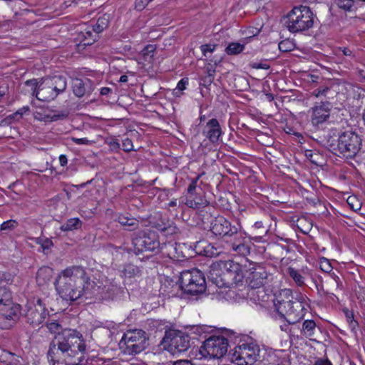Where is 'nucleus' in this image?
Returning a JSON list of instances; mask_svg holds the SVG:
<instances>
[{
  "label": "nucleus",
  "mask_w": 365,
  "mask_h": 365,
  "mask_svg": "<svg viewBox=\"0 0 365 365\" xmlns=\"http://www.w3.org/2000/svg\"><path fill=\"white\" fill-rule=\"evenodd\" d=\"M236 227L222 216L215 217L210 222V231L215 235L221 236L225 239L232 233H236Z\"/></svg>",
  "instance_id": "2eb2a0df"
},
{
  "label": "nucleus",
  "mask_w": 365,
  "mask_h": 365,
  "mask_svg": "<svg viewBox=\"0 0 365 365\" xmlns=\"http://www.w3.org/2000/svg\"><path fill=\"white\" fill-rule=\"evenodd\" d=\"M326 297H329L331 300L338 299L334 292L341 289L342 286L339 278L334 273L330 274L329 278L326 280Z\"/></svg>",
  "instance_id": "aec40b11"
},
{
  "label": "nucleus",
  "mask_w": 365,
  "mask_h": 365,
  "mask_svg": "<svg viewBox=\"0 0 365 365\" xmlns=\"http://www.w3.org/2000/svg\"><path fill=\"white\" fill-rule=\"evenodd\" d=\"M222 133L220 125L216 118L209 120L202 131V134L212 143L218 142Z\"/></svg>",
  "instance_id": "a211bd4d"
},
{
  "label": "nucleus",
  "mask_w": 365,
  "mask_h": 365,
  "mask_svg": "<svg viewBox=\"0 0 365 365\" xmlns=\"http://www.w3.org/2000/svg\"><path fill=\"white\" fill-rule=\"evenodd\" d=\"M313 365H332V364L327 359H319L314 362Z\"/></svg>",
  "instance_id": "052dcab7"
},
{
  "label": "nucleus",
  "mask_w": 365,
  "mask_h": 365,
  "mask_svg": "<svg viewBox=\"0 0 365 365\" xmlns=\"http://www.w3.org/2000/svg\"><path fill=\"white\" fill-rule=\"evenodd\" d=\"M71 140L78 145H91V144H92V143H93V141L89 140L86 138H72Z\"/></svg>",
  "instance_id": "3c124183"
},
{
  "label": "nucleus",
  "mask_w": 365,
  "mask_h": 365,
  "mask_svg": "<svg viewBox=\"0 0 365 365\" xmlns=\"http://www.w3.org/2000/svg\"><path fill=\"white\" fill-rule=\"evenodd\" d=\"M37 244L41 245V247L43 250L44 253H46L48 250L53 246V242L51 240L48 238H41L38 237L36 239Z\"/></svg>",
  "instance_id": "4c0bfd02"
},
{
  "label": "nucleus",
  "mask_w": 365,
  "mask_h": 365,
  "mask_svg": "<svg viewBox=\"0 0 365 365\" xmlns=\"http://www.w3.org/2000/svg\"><path fill=\"white\" fill-rule=\"evenodd\" d=\"M319 267L320 269L327 273H329L332 270V267L329 262V261L324 257H322L319 260Z\"/></svg>",
  "instance_id": "58836bf2"
},
{
  "label": "nucleus",
  "mask_w": 365,
  "mask_h": 365,
  "mask_svg": "<svg viewBox=\"0 0 365 365\" xmlns=\"http://www.w3.org/2000/svg\"><path fill=\"white\" fill-rule=\"evenodd\" d=\"M81 226L82 221L78 217H73L67 220L66 222L61 226L60 229L64 232L73 231L80 229Z\"/></svg>",
  "instance_id": "393cba45"
},
{
  "label": "nucleus",
  "mask_w": 365,
  "mask_h": 365,
  "mask_svg": "<svg viewBox=\"0 0 365 365\" xmlns=\"http://www.w3.org/2000/svg\"><path fill=\"white\" fill-rule=\"evenodd\" d=\"M216 47L217 45L215 44H204L200 46V49L203 53V56L208 57L207 53H212L215 50Z\"/></svg>",
  "instance_id": "a19ab883"
},
{
  "label": "nucleus",
  "mask_w": 365,
  "mask_h": 365,
  "mask_svg": "<svg viewBox=\"0 0 365 365\" xmlns=\"http://www.w3.org/2000/svg\"><path fill=\"white\" fill-rule=\"evenodd\" d=\"M180 287L184 293L197 295L206 289V282L203 273L197 269L184 270L179 277Z\"/></svg>",
  "instance_id": "20e7f679"
},
{
  "label": "nucleus",
  "mask_w": 365,
  "mask_h": 365,
  "mask_svg": "<svg viewBox=\"0 0 365 365\" xmlns=\"http://www.w3.org/2000/svg\"><path fill=\"white\" fill-rule=\"evenodd\" d=\"M50 83L53 85V88L56 93V96L65 91L67 87L66 78L62 76H54L53 77H47Z\"/></svg>",
  "instance_id": "412c9836"
},
{
  "label": "nucleus",
  "mask_w": 365,
  "mask_h": 365,
  "mask_svg": "<svg viewBox=\"0 0 365 365\" xmlns=\"http://www.w3.org/2000/svg\"><path fill=\"white\" fill-rule=\"evenodd\" d=\"M132 245L136 255L145 251L155 252L160 248V242L155 232L143 233L136 236L133 239Z\"/></svg>",
  "instance_id": "f8f14e48"
},
{
  "label": "nucleus",
  "mask_w": 365,
  "mask_h": 365,
  "mask_svg": "<svg viewBox=\"0 0 365 365\" xmlns=\"http://www.w3.org/2000/svg\"><path fill=\"white\" fill-rule=\"evenodd\" d=\"M225 240L230 250L235 245L238 246V245H242L246 242L244 234L240 231L238 227H236V233H232L230 236L225 238Z\"/></svg>",
  "instance_id": "b1692460"
},
{
  "label": "nucleus",
  "mask_w": 365,
  "mask_h": 365,
  "mask_svg": "<svg viewBox=\"0 0 365 365\" xmlns=\"http://www.w3.org/2000/svg\"><path fill=\"white\" fill-rule=\"evenodd\" d=\"M73 91L76 96L81 98L86 93V88L83 81L80 78H76L73 81Z\"/></svg>",
  "instance_id": "2f4dec72"
},
{
  "label": "nucleus",
  "mask_w": 365,
  "mask_h": 365,
  "mask_svg": "<svg viewBox=\"0 0 365 365\" xmlns=\"http://www.w3.org/2000/svg\"><path fill=\"white\" fill-rule=\"evenodd\" d=\"M215 70L213 68H207V74L206 76H211L212 77H214Z\"/></svg>",
  "instance_id": "338daca9"
},
{
  "label": "nucleus",
  "mask_w": 365,
  "mask_h": 365,
  "mask_svg": "<svg viewBox=\"0 0 365 365\" xmlns=\"http://www.w3.org/2000/svg\"><path fill=\"white\" fill-rule=\"evenodd\" d=\"M52 86L53 85L50 83L47 78H42L36 93V98L41 101H50L55 99L57 96Z\"/></svg>",
  "instance_id": "f3484780"
},
{
  "label": "nucleus",
  "mask_w": 365,
  "mask_h": 365,
  "mask_svg": "<svg viewBox=\"0 0 365 365\" xmlns=\"http://www.w3.org/2000/svg\"><path fill=\"white\" fill-rule=\"evenodd\" d=\"M11 293L4 286H0V306L1 307H11Z\"/></svg>",
  "instance_id": "bb28decb"
},
{
  "label": "nucleus",
  "mask_w": 365,
  "mask_h": 365,
  "mask_svg": "<svg viewBox=\"0 0 365 365\" xmlns=\"http://www.w3.org/2000/svg\"><path fill=\"white\" fill-rule=\"evenodd\" d=\"M278 47L282 52H289L293 50L294 45L290 40L284 39L279 43Z\"/></svg>",
  "instance_id": "e433bc0d"
},
{
  "label": "nucleus",
  "mask_w": 365,
  "mask_h": 365,
  "mask_svg": "<svg viewBox=\"0 0 365 365\" xmlns=\"http://www.w3.org/2000/svg\"><path fill=\"white\" fill-rule=\"evenodd\" d=\"M289 323L288 324H284L283 325H280V329L282 331H284L285 332H288L289 330Z\"/></svg>",
  "instance_id": "0e129e2a"
},
{
  "label": "nucleus",
  "mask_w": 365,
  "mask_h": 365,
  "mask_svg": "<svg viewBox=\"0 0 365 365\" xmlns=\"http://www.w3.org/2000/svg\"><path fill=\"white\" fill-rule=\"evenodd\" d=\"M202 81H203V85L207 86H210L214 81V77H212L210 76H205L202 78Z\"/></svg>",
  "instance_id": "bf43d9fd"
},
{
  "label": "nucleus",
  "mask_w": 365,
  "mask_h": 365,
  "mask_svg": "<svg viewBox=\"0 0 365 365\" xmlns=\"http://www.w3.org/2000/svg\"><path fill=\"white\" fill-rule=\"evenodd\" d=\"M288 274L298 286L304 285V277L298 270L292 267H289Z\"/></svg>",
  "instance_id": "f704fd0d"
},
{
  "label": "nucleus",
  "mask_w": 365,
  "mask_h": 365,
  "mask_svg": "<svg viewBox=\"0 0 365 365\" xmlns=\"http://www.w3.org/2000/svg\"><path fill=\"white\" fill-rule=\"evenodd\" d=\"M128 76L126 75H123L120 76L119 81L120 83H126L128 81Z\"/></svg>",
  "instance_id": "69168bd1"
},
{
  "label": "nucleus",
  "mask_w": 365,
  "mask_h": 365,
  "mask_svg": "<svg viewBox=\"0 0 365 365\" xmlns=\"http://www.w3.org/2000/svg\"><path fill=\"white\" fill-rule=\"evenodd\" d=\"M156 227L158 230L165 233V235H172L178 232V228L173 222L158 224Z\"/></svg>",
  "instance_id": "473e14b6"
},
{
  "label": "nucleus",
  "mask_w": 365,
  "mask_h": 365,
  "mask_svg": "<svg viewBox=\"0 0 365 365\" xmlns=\"http://www.w3.org/2000/svg\"><path fill=\"white\" fill-rule=\"evenodd\" d=\"M185 201L183 200H178L177 199H173L172 200L170 201V202L168 203V206L169 207H181V208L182 209L183 208V205H185Z\"/></svg>",
  "instance_id": "6e6d98bb"
},
{
  "label": "nucleus",
  "mask_w": 365,
  "mask_h": 365,
  "mask_svg": "<svg viewBox=\"0 0 365 365\" xmlns=\"http://www.w3.org/2000/svg\"><path fill=\"white\" fill-rule=\"evenodd\" d=\"M173 365H194L190 360H177L172 362Z\"/></svg>",
  "instance_id": "13d9d810"
},
{
  "label": "nucleus",
  "mask_w": 365,
  "mask_h": 365,
  "mask_svg": "<svg viewBox=\"0 0 365 365\" xmlns=\"http://www.w3.org/2000/svg\"><path fill=\"white\" fill-rule=\"evenodd\" d=\"M58 295L64 300L74 302L82 297L88 298L96 287L81 266H71L62 270L55 280Z\"/></svg>",
  "instance_id": "f03ea898"
},
{
  "label": "nucleus",
  "mask_w": 365,
  "mask_h": 365,
  "mask_svg": "<svg viewBox=\"0 0 365 365\" xmlns=\"http://www.w3.org/2000/svg\"><path fill=\"white\" fill-rule=\"evenodd\" d=\"M25 84L27 86L31 87V91H32V94L36 96V91H37V90H38L39 82H38L36 79L34 78V79L26 81L25 82Z\"/></svg>",
  "instance_id": "79ce46f5"
},
{
  "label": "nucleus",
  "mask_w": 365,
  "mask_h": 365,
  "mask_svg": "<svg viewBox=\"0 0 365 365\" xmlns=\"http://www.w3.org/2000/svg\"><path fill=\"white\" fill-rule=\"evenodd\" d=\"M274 306L280 317L289 324L298 322L304 316V307L302 302L277 299Z\"/></svg>",
  "instance_id": "39448f33"
},
{
  "label": "nucleus",
  "mask_w": 365,
  "mask_h": 365,
  "mask_svg": "<svg viewBox=\"0 0 365 365\" xmlns=\"http://www.w3.org/2000/svg\"><path fill=\"white\" fill-rule=\"evenodd\" d=\"M163 343L172 355H177L188 349L190 336L182 331L170 329L165 331Z\"/></svg>",
  "instance_id": "6e6552de"
},
{
  "label": "nucleus",
  "mask_w": 365,
  "mask_h": 365,
  "mask_svg": "<svg viewBox=\"0 0 365 365\" xmlns=\"http://www.w3.org/2000/svg\"><path fill=\"white\" fill-rule=\"evenodd\" d=\"M53 275V269L49 267H42L36 273V282L38 285H44L48 282Z\"/></svg>",
  "instance_id": "5701e85b"
},
{
  "label": "nucleus",
  "mask_w": 365,
  "mask_h": 365,
  "mask_svg": "<svg viewBox=\"0 0 365 365\" xmlns=\"http://www.w3.org/2000/svg\"><path fill=\"white\" fill-rule=\"evenodd\" d=\"M329 106V103H324L313 108L312 116V123L313 125H318L322 124L329 118L330 114Z\"/></svg>",
  "instance_id": "6ab92c4d"
},
{
  "label": "nucleus",
  "mask_w": 365,
  "mask_h": 365,
  "mask_svg": "<svg viewBox=\"0 0 365 365\" xmlns=\"http://www.w3.org/2000/svg\"><path fill=\"white\" fill-rule=\"evenodd\" d=\"M68 116V114L64 113V112H61L58 114H54L51 116L50 115H47V118H50L51 121H56V120H63V119H65Z\"/></svg>",
  "instance_id": "8fccbe9b"
},
{
  "label": "nucleus",
  "mask_w": 365,
  "mask_h": 365,
  "mask_svg": "<svg viewBox=\"0 0 365 365\" xmlns=\"http://www.w3.org/2000/svg\"><path fill=\"white\" fill-rule=\"evenodd\" d=\"M228 341L221 336H214L206 339L200 347V352L204 357H222L227 352Z\"/></svg>",
  "instance_id": "1a4fd4ad"
},
{
  "label": "nucleus",
  "mask_w": 365,
  "mask_h": 365,
  "mask_svg": "<svg viewBox=\"0 0 365 365\" xmlns=\"http://www.w3.org/2000/svg\"><path fill=\"white\" fill-rule=\"evenodd\" d=\"M339 53H341L342 55L349 57L350 59H355L356 55L354 51L347 47L339 48Z\"/></svg>",
  "instance_id": "37998d69"
},
{
  "label": "nucleus",
  "mask_w": 365,
  "mask_h": 365,
  "mask_svg": "<svg viewBox=\"0 0 365 365\" xmlns=\"http://www.w3.org/2000/svg\"><path fill=\"white\" fill-rule=\"evenodd\" d=\"M187 84H188V78H183L178 82L176 89H178L180 91H182L184 89H185L186 85H187Z\"/></svg>",
  "instance_id": "5fc2aeb1"
},
{
  "label": "nucleus",
  "mask_w": 365,
  "mask_h": 365,
  "mask_svg": "<svg viewBox=\"0 0 365 365\" xmlns=\"http://www.w3.org/2000/svg\"><path fill=\"white\" fill-rule=\"evenodd\" d=\"M203 174L202 173L192 178L187 188V195L184 203L190 208L198 210L208 205V201L206 200L205 192L201 187L202 182H199V180Z\"/></svg>",
  "instance_id": "0eeeda50"
},
{
  "label": "nucleus",
  "mask_w": 365,
  "mask_h": 365,
  "mask_svg": "<svg viewBox=\"0 0 365 365\" xmlns=\"http://www.w3.org/2000/svg\"><path fill=\"white\" fill-rule=\"evenodd\" d=\"M347 203L349 205L351 209L354 210H357L360 208V204L356 202V199L355 197H349L347 199Z\"/></svg>",
  "instance_id": "09e8293b"
},
{
  "label": "nucleus",
  "mask_w": 365,
  "mask_h": 365,
  "mask_svg": "<svg viewBox=\"0 0 365 365\" xmlns=\"http://www.w3.org/2000/svg\"><path fill=\"white\" fill-rule=\"evenodd\" d=\"M247 294L251 300H252L255 303L259 304L264 302H267L269 297L266 293L263 287L257 289H250Z\"/></svg>",
  "instance_id": "4be33fe9"
},
{
  "label": "nucleus",
  "mask_w": 365,
  "mask_h": 365,
  "mask_svg": "<svg viewBox=\"0 0 365 365\" xmlns=\"http://www.w3.org/2000/svg\"><path fill=\"white\" fill-rule=\"evenodd\" d=\"M268 277V273L264 267H257L252 269L247 277L248 286L250 289L263 287Z\"/></svg>",
  "instance_id": "dca6fc26"
},
{
  "label": "nucleus",
  "mask_w": 365,
  "mask_h": 365,
  "mask_svg": "<svg viewBox=\"0 0 365 365\" xmlns=\"http://www.w3.org/2000/svg\"><path fill=\"white\" fill-rule=\"evenodd\" d=\"M170 250L168 252V255L170 258H176L177 260H183L186 258V256L183 255L182 252L180 250L182 246L180 245H169Z\"/></svg>",
  "instance_id": "c756f323"
},
{
  "label": "nucleus",
  "mask_w": 365,
  "mask_h": 365,
  "mask_svg": "<svg viewBox=\"0 0 365 365\" xmlns=\"http://www.w3.org/2000/svg\"><path fill=\"white\" fill-rule=\"evenodd\" d=\"M29 106H24L23 108H21L19 110H18L15 113H14L13 115H10L9 117L12 118H14L15 117L19 116V118H21L22 117V115L25 113L29 111Z\"/></svg>",
  "instance_id": "864d4df0"
},
{
  "label": "nucleus",
  "mask_w": 365,
  "mask_h": 365,
  "mask_svg": "<svg viewBox=\"0 0 365 365\" xmlns=\"http://www.w3.org/2000/svg\"><path fill=\"white\" fill-rule=\"evenodd\" d=\"M47 315L48 312L45 304L43 303L41 299H37L35 302L34 301L28 304L25 317L28 323L36 327L44 322Z\"/></svg>",
  "instance_id": "ddd939ff"
},
{
  "label": "nucleus",
  "mask_w": 365,
  "mask_h": 365,
  "mask_svg": "<svg viewBox=\"0 0 365 365\" xmlns=\"http://www.w3.org/2000/svg\"><path fill=\"white\" fill-rule=\"evenodd\" d=\"M125 348L124 352L128 354H136L143 351L147 346L146 334L138 329L128 331L123 337Z\"/></svg>",
  "instance_id": "9b49d317"
},
{
  "label": "nucleus",
  "mask_w": 365,
  "mask_h": 365,
  "mask_svg": "<svg viewBox=\"0 0 365 365\" xmlns=\"http://www.w3.org/2000/svg\"><path fill=\"white\" fill-rule=\"evenodd\" d=\"M118 221L120 225L130 227V230H134L138 226V221L135 218L127 215L118 216Z\"/></svg>",
  "instance_id": "c85d7f7f"
},
{
  "label": "nucleus",
  "mask_w": 365,
  "mask_h": 365,
  "mask_svg": "<svg viewBox=\"0 0 365 365\" xmlns=\"http://www.w3.org/2000/svg\"><path fill=\"white\" fill-rule=\"evenodd\" d=\"M314 17L309 7L306 6L293 8L285 18V26L292 33H301L311 29Z\"/></svg>",
  "instance_id": "7ed1b4c3"
},
{
  "label": "nucleus",
  "mask_w": 365,
  "mask_h": 365,
  "mask_svg": "<svg viewBox=\"0 0 365 365\" xmlns=\"http://www.w3.org/2000/svg\"><path fill=\"white\" fill-rule=\"evenodd\" d=\"M213 282L216 284L218 287H228L230 284H231L230 282H225L224 279H218L215 278V279H212Z\"/></svg>",
  "instance_id": "603ef678"
},
{
  "label": "nucleus",
  "mask_w": 365,
  "mask_h": 365,
  "mask_svg": "<svg viewBox=\"0 0 365 365\" xmlns=\"http://www.w3.org/2000/svg\"><path fill=\"white\" fill-rule=\"evenodd\" d=\"M19 313L20 306L19 304L0 307V329H8L14 326L19 319Z\"/></svg>",
  "instance_id": "4468645a"
},
{
  "label": "nucleus",
  "mask_w": 365,
  "mask_h": 365,
  "mask_svg": "<svg viewBox=\"0 0 365 365\" xmlns=\"http://www.w3.org/2000/svg\"><path fill=\"white\" fill-rule=\"evenodd\" d=\"M327 91H329L328 87H325L324 88H317L312 92V94L316 97H319L321 96H324Z\"/></svg>",
  "instance_id": "4d7b16f0"
},
{
  "label": "nucleus",
  "mask_w": 365,
  "mask_h": 365,
  "mask_svg": "<svg viewBox=\"0 0 365 365\" xmlns=\"http://www.w3.org/2000/svg\"><path fill=\"white\" fill-rule=\"evenodd\" d=\"M316 288H317L318 294L320 296H326V293L324 292H326V289H324L322 284H316Z\"/></svg>",
  "instance_id": "680f3d73"
},
{
  "label": "nucleus",
  "mask_w": 365,
  "mask_h": 365,
  "mask_svg": "<svg viewBox=\"0 0 365 365\" xmlns=\"http://www.w3.org/2000/svg\"><path fill=\"white\" fill-rule=\"evenodd\" d=\"M111 91V89L108 87H103L101 89V94L102 96H106Z\"/></svg>",
  "instance_id": "e2e57ef3"
},
{
  "label": "nucleus",
  "mask_w": 365,
  "mask_h": 365,
  "mask_svg": "<svg viewBox=\"0 0 365 365\" xmlns=\"http://www.w3.org/2000/svg\"><path fill=\"white\" fill-rule=\"evenodd\" d=\"M17 225H18V222L16 221L10 220L4 222L1 225V230H13L15 227H16Z\"/></svg>",
  "instance_id": "ea45409f"
},
{
  "label": "nucleus",
  "mask_w": 365,
  "mask_h": 365,
  "mask_svg": "<svg viewBox=\"0 0 365 365\" xmlns=\"http://www.w3.org/2000/svg\"><path fill=\"white\" fill-rule=\"evenodd\" d=\"M230 251L232 252L234 255L245 257L250 254V247L245 242L242 245H238V246L235 245Z\"/></svg>",
  "instance_id": "72a5a7b5"
},
{
  "label": "nucleus",
  "mask_w": 365,
  "mask_h": 365,
  "mask_svg": "<svg viewBox=\"0 0 365 365\" xmlns=\"http://www.w3.org/2000/svg\"><path fill=\"white\" fill-rule=\"evenodd\" d=\"M305 155L307 158L312 157V150H306Z\"/></svg>",
  "instance_id": "774afa93"
},
{
  "label": "nucleus",
  "mask_w": 365,
  "mask_h": 365,
  "mask_svg": "<svg viewBox=\"0 0 365 365\" xmlns=\"http://www.w3.org/2000/svg\"><path fill=\"white\" fill-rule=\"evenodd\" d=\"M51 333H57L50 343L47 353L52 365H78L83 362L86 345L82 334L67 329L59 332L61 325L56 321L47 323Z\"/></svg>",
  "instance_id": "f257e3e1"
},
{
  "label": "nucleus",
  "mask_w": 365,
  "mask_h": 365,
  "mask_svg": "<svg viewBox=\"0 0 365 365\" xmlns=\"http://www.w3.org/2000/svg\"><path fill=\"white\" fill-rule=\"evenodd\" d=\"M249 66L255 69H269L270 68L269 65L266 63L262 62H251Z\"/></svg>",
  "instance_id": "de8ad7c7"
},
{
  "label": "nucleus",
  "mask_w": 365,
  "mask_h": 365,
  "mask_svg": "<svg viewBox=\"0 0 365 365\" xmlns=\"http://www.w3.org/2000/svg\"><path fill=\"white\" fill-rule=\"evenodd\" d=\"M122 149L124 151L128 152L133 149V142L129 138H125L122 141Z\"/></svg>",
  "instance_id": "a18cd8bd"
},
{
  "label": "nucleus",
  "mask_w": 365,
  "mask_h": 365,
  "mask_svg": "<svg viewBox=\"0 0 365 365\" xmlns=\"http://www.w3.org/2000/svg\"><path fill=\"white\" fill-rule=\"evenodd\" d=\"M317 325L314 320H305L301 329L302 334L307 338H311L315 334Z\"/></svg>",
  "instance_id": "a878e982"
},
{
  "label": "nucleus",
  "mask_w": 365,
  "mask_h": 365,
  "mask_svg": "<svg viewBox=\"0 0 365 365\" xmlns=\"http://www.w3.org/2000/svg\"><path fill=\"white\" fill-rule=\"evenodd\" d=\"M259 356V348L252 343H243L230 353V360L237 365H253Z\"/></svg>",
  "instance_id": "423d86ee"
},
{
  "label": "nucleus",
  "mask_w": 365,
  "mask_h": 365,
  "mask_svg": "<svg viewBox=\"0 0 365 365\" xmlns=\"http://www.w3.org/2000/svg\"><path fill=\"white\" fill-rule=\"evenodd\" d=\"M155 51V47L154 45L149 44L147 45L141 51L140 54L142 55L143 60L150 63L154 56V52Z\"/></svg>",
  "instance_id": "c9c22d12"
},
{
  "label": "nucleus",
  "mask_w": 365,
  "mask_h": 365,
  "mask_svg": "<svg viewBox=\"0 0 365 365\" xmlns=\"http://www.w3.org/2000/svg\"><path fill=\"white\" fill-rule=\"evenodd\" d=\"M345 315L346 317L347 322L349 323V325L351 328H354L357 325V322L354 319V314L353 312L346 310Z\"/></svg>",
  "instance_id": "49530a36"
},
{
  "label": "nucleus",
  "mask_w": 365,
  "mask_h": 365,
  "mask_svg": "<svg viewBox=\"0 0 365 365\" xmlns=\"http://www.w3.org/2000/svg\"><path fill=\"white\" fill-rule=\"evenodd\" d=\"M245 49V43L239 42L230 43L225 48V52L227 55H237Z\"/></svg>",
  "instance_id": "cd10ccee"
},
{
  "label": "nucleus",
  "mask_w": 365,
  "mask_h": 365,
  "mask_svg": "<svg viewBox=\"0 0 365 365\" xmlns=\"http://www.w3.org/2000/svg\"><path fill=\"white\" fill-rule=\"evenodd\" d=\"M360 145L361 139L355 133L346 131L339 137L337 148L346 158L355 157L360 150Z\"/></svg>",
  "instance_id": "9d476101"
},
{
  "label": "nucleus",
  "mask_w": 365,
  "mask_h": 365,
  "mask_svg": "<svg viewBox=\"0 0 365 365\" xmlns=\"http://www.w3.org/2000/svg\"><path fill=\"white\" fill-rule=\"evenodd\" d=\"M152 0H135V8L138 11L143 10Z\"/></svg>",
  "instance_id": "c03bdc74"
},
{
  "label": "nucleus",
  "mask_w": 365,
  "mask_h": 365,
  "mask_svg": "<svg viewBox=\"0 0 365 365\" xmlns=\"http://www.w3.org/2000/svg\"><path fill=\"white\" fill-rule=\"evenodd\" d=\"M108 16L106 15H103L102 16L99 17L96 23L93 25V31L96 34H99L108 27Z\"/></svg>",
  "instance_id": "7c9ffc66"
}]
</instances>
